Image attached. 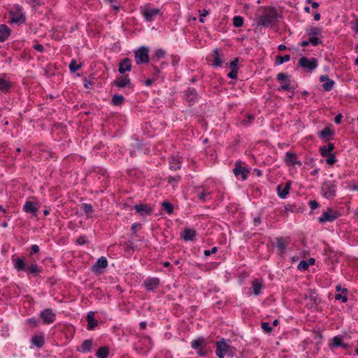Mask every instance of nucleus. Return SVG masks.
<instances>
[{
    "mask_svg": "<svg viewBox=\"0 0 358 358\" xmlns=\"http://www.w3.org/2000/svg\"><path fill=\"white\" fill-rule=\"evenodd\" d=\"M166 55V52L163 49H157L155 55L152 57V61L157 62L161 58H163Z\"/></svg>",
    "mask_w": 358,
    "mask_h": 358,
    "instance_id": "nucleus-36",
    "label": "nucleus"
},
{
    "mask_svg": "<svg viewBox=\"0 0 358 358\" xmlns=\"http://www.w3.org/2000/svg\"><path fill=\"white\" fill-rule=\"evenodd\" d=\"M160 10L158 8H143L141 10V14L148 22H152L154 18L159 15Z\"/></svg>",
    "mask_w": 358,
    "mask_h": 358,
    "instance_id": "nucleus-11",
    "label": "nucleus"
},
{
    "mask_svg": "<svg viewBox=\"0 0 358 358\" xmlns=\"http://www.w3.org/2000/svg\"><path fill=\"white\" fill-rule=\"evenodd\" d=\"M238 69H231V71L227 74V77L231 79L237 78Z\"/></svg>",
    "mask_w": 358,
    "mask_h": 358,
    "instance_id": "nucleus-48",
    "label": "nucleus"
},
{
    "mask_svg": "<svg viewBox=\"0 0 358 358\" xmlns=\"http://www.w3.org/2000/svg\"><path fill=\"white\" fill-rule=\"evenodd\" d=\"M108 266V260L105 257H101L96 263L92 266L91 271L96 274L103 273V269Z\"/></svg>",
    "mask_w": 358,
    "mask_h": 358,
    "instance_id": "nucleus-9",
    "label": "nucleus"
},
{
    "mask_svg": "<svg viewBox=\"0 0 358 358\" xmlns=\"http://www.w3.org/2000/svg\"><path fill=\"white\" fill-rule=\"evenodd\" d=\"M34 48L36 51L40 52H43V50H44V47H43V45L42 44H39V43L34 45Z\"/></svg>",
    "mask_w": 358,
    "mask_h": 358,
    "instance_id": "nucleus-59",
    "label": "nucleus"
},
{
    "mask_svg": "<svg viewBox=\"0 0 358 358\" xmlns=\"http://www.w3.org/2000/svg\"><path fill=\"white\" fill-rule=\"evenodd\" d=\"M11 30L6 24H0V42H4L10 35Z\"/></svg>",
    "mask_w": 358,
    "mask_h": 358,
    "instance_id": "nucleus-21",
    "label": "nucleus"
},
{
    "mask_svg": "<svg viewBox=\"0 0 358 358\" xmlns=\"http://www.w3.org/2000/svg\"><path fill=\"white\" fill-rule=\"evenodd\" d=\"M331 345L334 347H341L345 350H348L350 345L343 341V338L341 336H334L332 339Z\"/></svg>",
    "mask_w": 358,
    "mask_h": 358,
    "instance_id": "nucleus-24",
    "label": "nucleus"
},
{
    "mask_svg": "<svg viewBox=\"0 0 358 358\" xmlns=\"http://www.w3.org/2000/svg\"><path fill=\"white\" fill-rule=\"evenodd\" d=\"M334 149L333 143H329L327 148L326 146L320 147V152L322 157H327L329 155H332L331 151Z\"/></svg>",
    "mask_w": 358,
    "mask_h": 358,
    "instance_id": "nucleus-31",
    "label": "nucleus"
},
{
    "mask_svg": "<svg viewBox=\"0 0 358 358\" xmlns=\"http://www.w3.org/2000/svg\"><path fill=\"white\" fill-rule=\"evenodd\" d=\"M213 64L216 67L221 66L222 64V61L220 59V55L218 49H215L213 50Z\"/></svg>",
    "mask_w": 358,
    "mask_h": 358,
    "instance_id": "nucleus-33",
    "label": "nucleus"
},
{
    "mask_svg": "<svg viewBox=\"0 0 358 358\" xmlns=\"http://www.w3.org/2000/svg\"><path fill=\"white\" fill-rule=\"evenodd\" d=\"M39 206L36 203L27 201L23 206V210L27 213H30L34 216L37 215Z\"/></svg>",
    "mask_w": 358,
    "mask_h": 358,
    "instance_id": "nucleus-13",
    "label": "nucleus"
},
{
    "mask_svg": "<svg viewBox=\"0 0 358 358\" xmlns=\"http://www.w3.org/2000/svg\"><path fill=\"white\" fill-rule=\"evenodd\" d=\"M327 163L329 164H334L336 162V159L334 155H331L327 157Z\"/></svg>",
    "mask_w": 358,
    "mask_h": 358,
    "instance_id": "nucleus-52",
    "label": "nucleus"
},
{
    "mask_svg": "<svg viewBox=\"0 0 358 358\" xmlns=\"http://www.w3.org/2000/svg\"><path fill=\"white\" fill-rule=\"evenodd\" d=\"M92 343V339L85 340L80 345L79 350L83 353L91 352Z\"/></svg>",
    "mask_w": 358,
    "mask_h": 358,
    "instance_id": "nucleus-27",
    "label": "nucleus"
},
{
    "mask_svg": "<svg viewBox=\"0 0 358 358\" xmlns=\"http://www.w3.org/2000/svg\"><path fill=\"white\" fill-rule=\"evenodd\" d=\"M12 87L10 82L7 81L3 78H0V92L6 93Z\"/></svg>",
    "mask_w": 358,
    "mask_h": 358,
    "instance_id": "nucleus-29",
    "label": "nucleus"
},
{
    "mask_svg": "<svg viewBox=\"0 0 358 358\" xmlns=\"http://www.w3.org/2000/svg\"><path fill=\"white\" fill-rule=\"evenodd\" d=\"M336 181L327 180L322 187L323 196L327 199H331L336 196Z\"/></svg>",
    "mask_w": 358,
    "mask_h": 358,
    "instance_id": "nucleus-4",
    "label": "nucleus"
},
{
    "mask_svg": "<svg viewBox=\"0 0 358 358\" xmlns=\"http://www.w3.org/2000/svg\"><path fill=\"white\" fill-rule=\"evenodd\" d=\"M244 22L243 17L241 16H235L233 19V24L234 27H239L243 25Z\"/></svg>",
    "mask_w": 358,
    "mask_h": 358,
    "instance_id": "nucleus-43",
    "label": "nucleus"
},
{
    "mask_svg": "<svg viewBox=\"0 0 358 358\" xmlns=\"http://www.w3.org/2000/svg\"><path fill=\"white\" fill-rule=\"evenodd\" d=\"M320 81L324 83L322 87L325 91H330L334 85V80L329 79L328 76H321L320 77Z\"/></svg>",
    "mask_w": 358,
    "mask_h": 358,
    "instance_id": "nucleus-20",
    "label": "nucleus"
},
{
    "mask_svg": "<svg viewBox=\"0 0 358 358\" xmlns=\"http://www.w3.org/2000/svg\"><path fill=\"white\" fill-rule=\"evenodd\" d=\"M290 59V55H286L285 56L278 55L275 59V64L280 65L285 62H287Z\"/></svg>",
    "mask_w": 358,
    "mask_h": 358,
    "instance_id": "nucleus-38",
    "label": "nucleus"
},
{
    "mask_svg": "<svg viewBox=\"0 0 358 358\" xmlns=\"http://www.w3.org/2000/svg\"><path fill=\"white\" fill-rule=\"evenodd\" d=\"M292 182L288 181L285 185L283 187L282 185H278L277 186V192L278 196L281 199H285L287 195L289 194V191L291 187Z\"/></svg>",
    "mask_w": 358,
    "mask_h": 358,
    "instance_id": "nucleus-17",
    "label": "nucleus"
},
{
    "mask_svg": "<svg viewBox=\"0 0 358 358\" xmlns=\"http://www.w3.org/2000/svg\"><path fill=\"white\" fill-rule=\"evenodd\" d=\"M81 67V64H77L76 59H72L69 64V69L71 72L74 73Z\"/></svg>",
    "mask_w": 358,
    "mask_h": 358,
    "instance_id": "nucleus-41",
    "label": "nucleus"
},
{
    "mask_svg": "<svg viewBox=\"0 0 358 358\" xmlns=\"http://www.w3.org/2000/svg\"><path fill=\"white\" fill-rule=\"evenodd\" d=\"M309 205L312 210H315L319 206L318 203L315 200L310 201Z\"/></svg>",
    "mask_w": 358,
    "mask_h": 358,
    "instance_id": "nucleus-58",
    "label": "nucleus"
},
{
    "mask_svg": "<svg viewBox=\"0 0 358 358\" xmlns=\"http://www.w3.org/2000/svg\"><path fill=\"white\" fill-rule=\"evenodd\" d=\"M308 266L309 264H308V262L304 260L301 261L298 264V268L301 270H306L308 269Z\"/></svg>",
    "mask_w": 358,
    "mask_h": 358,
    "instance_id": "nucleus-50",
    "label": "nucleus"
},
{
    "mask_svg": "<svg viewBox=\"0 0 358 358\" xmlns=\"http://www.w3.org/2000/svg\"><path fill=\"white\" fill-rule=\"evenodd\" d=\"M299 65L308 69L309 71H312L317 66V60L315 58L308 59L306 57H302L299 60Z\"/></svg>",
    "mask_w": 358,
    "mask_h": 358,
    "instance_id": "nucleus-6",
    "label": "nucleus"
},
{
    "mask_svg": "<svg viewBox=\"0 0 358 358\" xmlns=\"http://www.w3.org/2000/svg\"><path fill=\"white\" fill-rule=\"evenodd\" d=\"M263 287L262 280L255 279L252 282V290L255 295H259L261 293V290Z\"/></svg>",
    "mask_w": 358,
    "mask_h": 358,
    "instance_id": "nucleus-23",
    "label": "nucleus"
},
{
    "mask_svg": "<svg viewBox=\"0 0 358 358\" xmlns=\"http://www.w3.org/2000/svg\"><path fill=\"white\" fill-rule=\"evenodd\" d=\"M159 284V280L157 278H152L145 280L144 285L148 290L156 289Z\"/></svg>",
    "mask_w": 358,
    "mask_h": 358,
    "instance_id": "nucleus-22",
    "label": "nucleus"
},
{
    "mask_svg": "<svg viewBox=\"0 0 358 358\" xmlns=\"http://www.w3.org/2000/svg\"><path fill=\"white\" fill-rule=\"evenodd\" d=\"M239 59L238 57L234 59L230 63L229 66L231 69H238V64Z\"/></svg>",
    "mask_w": 358,
    "mask_h": 358,
    "instance_id": "nucleus-51",
    "label": "nucleus"
},
{
    "mask_svg": "<svg viewBox=\"0 0 358 358\" xmlns=\"http://www.w3.org/2000/svg\"><path fill=\"white\" fill-rule=\"evenodd\" d=\"M342 299L343 302H346L348 301V299H347V296H342L341 294H337L335 295V299L336 300H338V299Z\"/></svg>",
    "mask_w": 358,
    "mask_h": 358,
    "instance_id": "nucleus-62",
    "label": "nucleus"
},
{
    "mask_svg": "<svg viewBox=\"0 0 358 358\" xmlns=\"http://www.w3.org/2000/svg\"><path fill=\"white\" fill-rule=\"evenodd\" d=\"M166 65H167L166 62H162L160 64V66L152 64V67L153 68V69L155 71V74L158 75L160 72V69H162L164 67V66H166Z\"/></svg>",
    "mask_w": 358,
    "mask_h": 358,
    "instance_id": "nucleus-46",
    "label": "nucleus"
},
{
    "mask_svg": "<svg viewBox=\"0 0 358 358\" xmlns=\"http://www.w3.org/2000/svg\"><path fill=\"white\" fill-rule=\"evenodd\" d=\"M12 22L15 23H23L25 22V17L24 15L21 14L20 15L16 16L13 12H10Z\"/></svg>",
    "mask_w": 358,
    "mask_h": 358,
    "instance_id": "nucleus-35",
    "label": "nucleus"
},
{
    "mask_svg": "<svg viewBox=\"0 0 358 358\" xmlns=\"http://www.w3.org/2000/svg\"><path fill=\"white\" fill-rule=\"evenodd\" d=\"M205 343L204 339L203 338H198L192 341V348L198 350L200 348L203 347V345Z\"/></svg>",
    "mask_w": 358,
    "mask_h": 358,
    "instance_id": "nucleus-37",
    "label": "nucleus"
},
{
    "mask_svg": "<svg viewBox=\"0 0 358 358\" xmlns=\"http://www.w3.org/2000/svg\"><path fill=\"white\" fill-rule=\"evenodd\" d=\"M197 196L202 202H205L207 197L210 196V193L202 191L201 192L198 193Z\"/></svg>",
    "mask_w": 358,
    "mask_h": 358,
    "instance_id": "nucleus-45",
    "label": "nucleus"
},
{
    "mask_svg": "<svg viewBox=\"0 0 358 358\" xmlns=\"http://www.w3.org/2000/svg\"><path fill=\"white\" fill-rule=\"evenodd\" d=\"M296 158H297L296 155L294 152H288L286 153L285 161L287 163H289L292 165L297 164V165L301 166V162L300 161H297Z\"/></svg>",
    "mask_w": 358,
    "mask_h": 358,
    "instance_id": "nucleus-26",
    "label": "nucleus"
},
{
    "mask_svg": "<svg viewBox=\"0 0 358 358\" xmlns=\"http://www.w3.org/2000/svg\"><path fill=\"white\" fill-rule=\"evenodd\" d=\"M340 216V213L337 210L328 208L327 211L323 213V215L319 217V222L324 223L325 222H333Z\"/></svg>",
    "mask_w": 358,
    "mask_h": 358,
    "instance_id": "nucleus-7",
    "label": "nucleus"
},
{
    "mask_svg": "<svg viewBox=\"0 0 358 358\" xmlns=\"http://www.w3.org/2000/svg\"><path fill=\"white\" fill-rule=\"evenodd\" d=\"M242 162L241 161H238L235 164V168L233 169V173L238 177L241 175V178L243 180L246 179V168L241 166Z\"/></svg>",
    "mask_w": 358,
    "mask_h": 358,
    "instance_id": "nucleus-15",
    "label": "nucleus"
},
{
    "mask_svg": "<svg viewBox=\"0 0 358 358\" xmlns=\"http://www.w3.org/2000/svg\"><path fill=\"white\" fill-rule=\"evenodd\" d=\"M262 328L266 333H271L273 330V327H271L268 322H262Z\"/></svg>",
    "mask_w": 358,
    "mask_h": 358,
    "instance_id": "nucleus-47",
    "label": "nucleus"
},
{
    "mask_svg": "<svg viewBox=\"0 0 358 358\" xmlns=\"http://www.w3.org/2000/svg\"><path fill=\"white\" fill-rule=\"evenodd\" d=\"M277 80L281 83V89L283 90H292L293 87L290 86V80L287 75L280 73L277 75Z\"/></svg>",
    "mask_w": 358,
    "mask_h": 358,
    "instance_id": "nucleus-12",
    "label": "nucleus"
},
{
    "mask_svg": "<svg viewBox=\"0 0 358 358\" xmlns=\"http://www.w3.org/2000/svg\"><path fill=\"white\" fill-rule=\"evenodd\" d=\"M171 59H172V64L173 66L177 64L178 63V62L180 61V58L177 55H172Z\"/></svg>",
    "mask_w": 358,
    "mask_h": 358,
    "instance_id": "nucleus-63",
    "label": "nucleus"
},
{
    "mask_svg": "<svg viewBox=\"0 0 358 358\" xmlns=\"http://www.w3.org/2000/svg\"><path fill=\"white\" fill-rule=\"evenodd\" d=\"M124 102V98L121 94H115L111 99V103L113 106H122Z\"/></svg>",
    "mask_w": 358,
    "mask_h": 358,
    "instance_id": "nucleus-34",
    "label": "nucleus"
},
{
    "mask_svg": "<svg viewBox=\"0 0 358 358\" xmlns=\"http://www.w3.org/2000/svg\"><path fill=\"white\" fill-rule=\"evenodd\" d=\"M196 236V231L192 229H185L182 238L185 241H192Z\"/></svg>",
    "mask_w": 358,
    "mask_h": 358,
    "instance_id": "nucleus-28",
    "label": "nucleus"
},
{
    "mask_svg": "<svg viewBox=\"0 0 358 358\" xmlns=\"http://www.w3.org/2000/svg\"><path fill=\"white\" fill-rule=\"evenodd\" d=\"M87 243V241L85 236H80L77 239V243L79 245H84V244H86Z\"/></svg>",
    "mask_w": 358,
    "mask_h": 358,
    "instance_id": "nucleus-56",
    "label": "nucleus"
},
{
    "mask_svg": "<svg viewBox=\"0 0 358 358\" xmlns=\"http://www.w3.org/2000/svg\"><path fill=\"white\" fill-rule=\"evenodd\" d=\"M149 49L145 46H141L134 51L135 61L137 64L148 63L149 62Z\"/></svg>",
    "mask_w": 358,
    "mask_h": 358,
    "instance_id": "nucleus-3",
    "label": "nucleus"
},
{
    "mask_svg": "<svg viewBox=\"0 0 358 358\" xmlns=\"http://www.w3.org/2000/svg\"><path fill=\"white\" fill-rule=\"evenodd\" d=\"M217 251V247H213L210 250H205L203 252L205 256H209L211 254H214Z\"/></svg>",
    "mask_w": 358,
    "mask_h": 358,
    "instance_id": "nucleus-55",
    "label": "nucleus"
},
{
    "mask_svg": "<svg viewBox=\"0 0 358 358\" xmlns=\"http://www.w3.org/2000/svg\"><path fill=\"white\" fill-rule=\"evenodd\" d=\"M228 346L224 339L217 343L216 355L220 358L224 357V354L227 351Z\"/></svg>",
    "mask_w": 358,
    "mask_h": 358,
    "instance_id": "nucleus-18",
    "label": "nucleus"
},
{
    "mask_svg": "<svg viewBox=\"0 0 358 358\" xmlns=\"http://www.w3.org/2000/svg\"><path fill=\"white\" fill-rule=\"evenodd\" d=\"M162 206L164 210L166 211V213L169 215L172 214L173 212V205L169 202V201H164L162 203Z\"/></svg>",
    "mask_w": 358,
    "mask_h": 358,
    "instance_id": "nucleus-39",
    "label": "nucleus"
},
{
    "mask_svg": "<svg viewBox=\"0 0 358 358\" xmlns=\"http://www.w3.org/2000/svg\"><path fill=\"white\" fill-rule=\"evenodd\" d=\"M27 323L31 324L33 327H37L38 326V322L34 317L28 319L27 320Z\"/></svg>",
    "mask_w": 358,
    "mask_h": 358,
    "instance_id": "nucleus-61",
    "label": "nucleus"
},
{
    "mask_svg": "<svg viewBox=\"0 0 358 358\" xmlns=\"http://www.w3.org/2000/svg\"><path fill=\"white\" fill-rule=\"evenodd\" d=\"M343 116L340 113L338 115H337L335 118H334V122L336 124H340L341 122V119H342Z\"/></svg>",
    "mask_w": 358,
    "mask_h": 358,
    "instance_id": "nucleus-64",
    "label": "nucleus"
},
{
    "mask_svg": "<svg viewBox=\"0 0 358 358\" xmlns=\"http://www.w3.org/2000/svg\"><path fill=\"white\" fill-rule=\"evenodd\" d=\"M333 134V131L329 127H325L320 133V136L322 138H328Z\"/></svg>",
    "mask_w": 358,
    "mask_h": 358,
    "instance_id": "nucleus-40",
    "label": "nucleus"
},
{
    "mask_svg": "<svg viewBox=\"0 0 358 358\" xmlns=\"http://www.w3.org/2000/svg\"><path fill=\"white\" fill-rule=\"evenodd\" d=\"M308 34L310 36H317L320 34L321 30L318 27H310L307 29Z\"/></svg>",
    "mask_w": 358,
    "mask_h": 358,
    "instance_id": "nucleus-44",
    "label": "nucleus"
},
{
    "mask_svg": "<svg viewBox=\"0 0 358 358\" xmlns=\"http://www.w3.org/2000/svg\"><path fill=\"white\" fill-rule=\"evenodd\" d=\"M84 85L86 88H92V86L93 85V83L92 81H90L87 79V78H84Z\"/></svg>",
    "mask_w": 358,
    "mask_h": 358,
    "instance_id": "nucleus-60",
    "label": "nucleus"
},
{
    "mask_svg": "<svg viewBox=\"0 0 358 358\" xmlns=\"http://www.w3.org/2000/svg\"><path fill=\"white\" fill-rule=\"evenodd\" d=\"M309 42H310V43H311L314 46H316V45H317L319 44H321L322 43L320 39H319L318 38L315 37V36L310 37L309 38Z\"/></svg>",
    "mask_w": 358,
    "mask_h": 358,
    "instance_id": "nucleus-49",
    "label": "nucleus"
},
{
    "mask_svg": "<svg viewBox=\"0 0 358 358\" xmlns=\"http://www.w3.org/2000/svg\"><path fill=\"white\" fill-rule=\"evenodd\" d=\"M288 243L289 242L283 238H276V246L282 253L285 251Z\"/></svg>",
    "mask_w": 358,
    "mask_h": 358,
    "instance_id": "nucleus-30",
    "label": "nucleus"
},
{
    "mask_svg": "<svg viewBox=\"0 0 358 358\" xmlns=\"http://www.w3.org/2000/svg\"><path fill=\"white\" fill-rule=\"evenodd\" d=\"M185 98L189 106H193L199 99V94L194 88L188 87L185 91Z\"/></svg>",
    "mask_w": 358,
    "mask_h": 358,
    "instance_id": "nucleus-10",
    "label": "nucleus"
},
{
    "mask_svg": "<svg viewBox=\"0 0 358 358\" xmlns=\"http://www.w3.org/2000/svg\"><path fill=\"white\" fill-rule=\"evenodd\" d=\"M39 317L43 320V324H50L55 321L56 314L51 308H45L40 313Z\"/></svg>",
    "mask_w": 358,
    "mask_h": 358,
    "instance_id": "nucleus-5",
    "label": "nucleus"
},
{
    "mask_svg": "<svg viewBox=\"0 0 358 358\" xmlns=\"http://www.w3.org/2000/svg\"><path fill=\"white\" fill-rule=\"evenodd\" d=\"M86 320L88 322L87 329L88 330H92L94 327H97L99 322L97 320L94 319V313L93 311H90L86 317Z\"/></svg>",
    "mask_w": 358,
    "mask_h": 358,
    "instance_id": "nucleus-19",
    "label": "nucleus"
},
{
    "mask_svg": "<svg viewBox=\"0 0 358 358\" xmlns=\"http://www.w3.org/2000/svg\"><path fill=\"white\" fill-rule=\"evenodd\" d=\"M131 69V64L130 59L126 57L119 63L118 71L121 74H124L126 71H130Z\"/></svg>",
    "mask_w": 358,
    "mask_h": 358,
    "instance_id": "nucleus-16",
    "label": "nucleus"
},
{
    "mask_svg": "<svg viewBox=\"0 0 358 358\" xmlns=\"http://www.w3.org/2000/svg\"><path fill=\"white\" fill-rule=\"evenodd\" d=\"M81 209L85 212V214L89 215L93 212V207L90 203H82Z\"/></svg>",
    "mask_w": 358,
    "mask_h": 358,
    "instance_id": "nucleus-42",
    "label": "nucleus"
},
{
    "mask_svg": "<svg viewBox=\"0 0 358 358\" xmlns=\"http://www.w3.org/2000/svg\"><path fill=\"white\" fill-rule=\"evenodd\" d=\"M141 227V224L140 223H134L131 225V230L132 231V234H136V229L137 227Z\"/></svg>",
    "mask_w": 358,
    "mask_h": 358,
    "instance_id": "nucleus-57",
    "label": "nucleus"
},
{
    "mask_svg": "<svg viewBox=\"0 0 358 358\" xmlns=\"http://www.w3.org/2000/svg\"><path fill=\"white\" fill-rule=\"evenodd\" d=\"M108 355L109 348L106 346L99 348L96 352V355L98 358H107Z\"/></svg>",
    "mask_w": 358,
    "mask_h": 358,
    "instance_id": "nucleus-32",
    "label": "nucleus"
},
{
    "mask_svg": "<svg viewBox=\"0 0 358 358\" xmlns=\"http://www.w3.org/2000/svg\"><path fill=\"white\" fill-rule=\"evenodd\" d=\"M278 17L275 8L273 7L264 8L262 15L257 22L258 25L269 27L273 24Z\"/></svg>",
    "mask_w": 358,
    "mask_h": 358,
    "instance_id": "nucleus-2",
    "label": "nucleus"
},
{
    "mask_svg": "<svg viewBox=\"0 0 358 358\" xmlns=\"http://www.w3.org/2000/svg\"><path fill=\"white\" fill-rule=\"evenodd\" d=\"M31 343L36 346L38 348H42L45 344L43 334L35 335L31 338Z\"/></svg>",
    "mask_w": 358,
    "mask_h": 358,
    "instance_id": "nucleus-25",
    "label": "nucleus"
},
{
    "mask_svg": "<svg viewBox=\"0 0 358 358\" xmlns=\"http://www.w3.org/2000/svg\"><path fill=\"white\" fill-rule=\"evenodd\" d=\"M207 353H208L207 350L205 349L203 347L199 348L197 350V354L200 357H205L207 355Z\"/></svg>",
    "mask_w": 358,
    "mask_h": 358,
    "instance_id": "nucleus-53",
    "label": "nucleus"
},
{
    "mask_svg": "<svg viewBox=\"0 0 358 358\" xmlns=\"http://www.w3.org/2000/svg\"><path fill=\"white\" fill-rule=\"evenodd\" d=\"M134 208L136 209V213H139L142 216L150 215L153 210L151 206L144 203L135 205Z\"/></svg>",
    "mask_w": 358,
    "mask_h": 358,
    "instance_id": "nucleus-14",
    "label": "nucleus"
},
{
    "mask_svg": "<svg viewBox=\"0 0 358 358\" xmlns=\"http://www.w3.org/2000/svg\"><path fill=\"white\" fill-rule=\"evenodd\" d=\"M14 267L18 271H23L26 272L28 275L38 276L42 271L41 267L38 266L36 262H31L29 264H26L22 258H17L15 260Z\"/></svg>",
    "mask_w": 358,
    "mask_h": 358,
    "instance_id": "nucleus-1",
    "label": "nucleus"
},
{
    "mask_svg": "<svg viewBox=\"0 0 358 358\" xmlns=\"http://www.w3.org/2000/svg\"><path fill=\"white\" fill-rule=\"evenodd\" d=\"M39 252V247L38 245H33L31 248V250H30V253L29 255H32L34 254H36Z\"/></svg>",
    "mask_w": 358,
    "mask_h": 358,
    "instance_id": "nucleus-54",
    "label": "nucleus"
},
{
    "mask_svg": "<svg viewBox=\"0 0 358 358\" xmlns=\"http://www.w3.org/2000/svg\"><path fill=\"white\" fill-rule=\"evenodd\" d=\"M112 85L116 86L117 88L129 87L132 88L133 85L129 75L117 77L116 80H113Z\"/></svg>",
    "mask_w": 358,
    "mask_h": 358,
    "instance_id": "nucleus-8",
    "label": "nucleus"
}]
</instances>
